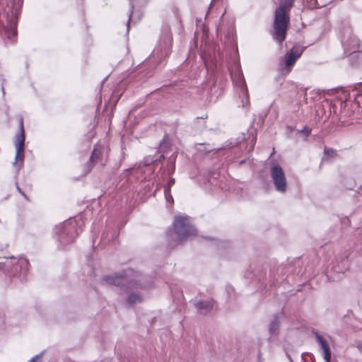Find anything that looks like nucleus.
Listing matches in <instances>:
<instances>
[{"instance_id": "nucleus-1", "label": "nucleus", "mask_w": 362, "mask_h": 362, "mask_svg": "<svg viewBox=\"0 0 362 362\" xmlns=\"http://www.w3.org/2000/svg\"><path fill=\"white\" fill-rule=\"evenodd\" d=\"M23 0H13L11 7L0 18V36L6 45H15L18 40V22Z\"/></svg>"}, {"instance_id": "nucleus-2", "label": "nucleus", "mask_w": 362, "mask_h": 362, "mask_svg": "<svg viewBox=\"0 0 362 362\" xmlns=\"http://www.w3.org/2000/svg\"><path fill=\"white\" fill-rule=\"evenodd\" d=\"M294 0H280V6L275 11L274 22V38L281 44L286 37L289 17L287 13L292 7Z\"/></svg>"}, {"instance_id": "nucleus-3", "label": "nucleus", "mask_w": 362, "mask_h": 362, "mask_svg": "<svg viewBox=\"0 0 362 362\" xmlns=\"http://www.w3.org/2000/svg\"><path fill=\"white\" fill-rule=\"evenodd\" d=\"M173 226L177 240L180 242L185 241L196 235V229L191 224L187 216H176Z\"/></svg>"}, {"instance_id": "nucleus-4", "label": "nucleus", "mask_w": 362, "mask_h": 362, "mask_svg": "<svg viewBox=\"0 0 362 362\" xmlns=\"http://www.w3.org/2000/svg\"><path fill=\"white\" fill-rule=\"evenodd\" d=\"M24 144L25 134L23 121H21V130L20 132L16 134L15 140L16 156L15 160L13 163V166L15 168L16 173H18L20 170V169L23 166L25 158Z\"/></svg>"}, {"instance_id": "nucleus-5", "label": "nucleus", "mask_w": 362, "mask_h": 362, "mask_svg": "<svg viewBox=\"0 0 362 362\" xmlns=\"http://www.w3.org/2000/svg\"><path fill=\"white\" fill-rule=\"evenodd\" d=\"M75 221L70 220L59 226V230L57 233L59 240L62 244H68L73 242L76 238L77 232L75 230Z\"/></svg>"}, {"instance_id": "nucleus-6", "label": "nucleus", "mask_w": 362, "mask_h": 362, "mask_svg": "<svg viewBox=\"0 0 362 362\" xmlns=\"http://www.w3.org/2000/svg\"><path fill=\"white\" fill-rule=\"evenodd\" d=\"M270 173L275 189L279 192L284 193L287 189V182L283 169L279 165H274Z\"/></svg>"}, {"instance_id": "nucleus-7", "label": "nucleus", "mask_w": 362, "mask_h": 362, "mask_svg": "<svg viewBox=\"0 0 362 362\" xmlns=\"http://www.w3.org/2000/svg\"><path fill=\"white\" fill-rule=\"evenodd\" d=\"M302 53V49L293 47L290 52H288L286 54L284 60L285 67L283 69V71L285 74H288L291 71L292 66L294 65L296 60L301 56Z\"/></svg>"}, {"instance_id": "nucleus-8", "label": "nucleus", "mask_w": 362, "mask_h": 362, "mask_svg": "<svg viewBox=\"0 0 362 362\" xmlns=\"http://www.w3.org/2000/svg\"><path fill=\"white\" fill-rule=\"evenodd\" d=\"M108 284L125 286L127 288H134L136 285V281L135 279H130L127 274L116 275L115 276H107L105 278Z\"/></svg>"}, {"instance_id": "nucleus-9", "label": "nucleus", "mask_w": 362, "mask_h": 362, "mask_svg": "<svg viewBox=\"0 0 362 362\" xmlns=\"http://www.w3.org/2000/svg\"><path fill=\"white\" fill-rule=\"evenodd\" d=\"M343 46L346 52L349 53H355L360 51V41L354 35H351L349 38L343 42Z\"/></svg>"}, {"instance_id": "nucleus-10", "label": "nucleus", "mask_w": 362, "mask_h": 362, "mask_svg": "<svg viewBox=\"0 0 362 362\" xmlns=\"http://www.w3.org/2000/svg\"><path fill=\"white\" fill-rule=\"evenodd\" d=\"M316 339L323 352V358L326 362L331 361V351L327 341L320 335L316 334Z\"/></svg>"}, {"instance_id": "nucleus-11", "label": "nucleus", "mask_w": 362, "mask_h": 362, "mask_svg": "<svg viewBox=\"0 0 362 362\" xmlns=\"http://www.w3.org/2000/svg\"><path fill=\"white\" fill-rule=\"evenodd\" d=\"M195 305L200 313L205 314L212 309L214 303L211 299H207L203 301L197 302Z\"/></svg>"}, {"instance_id": "nucleus-12", "label": "nucleus", "mask_w": 362, "mask_h": 362, "mask_svg": "<svg viewBox=\"0 0 362 362\" xmlns=\"http://www.w3.org/2000/svg\"><path fill=\"white\" fill-rule=\"evenodd\" d=\"M240 88L241 93L243 94L244 99L242 100L241 105L243 107H245L249 104V97H248V93L247 89L246 88L245 83L244 81L240 83Z\"/></svg>"}, {"instance_id": "nucleus-13", "label": "nucleus", "mask_w": 362, "mask_h": 362, "mask_svg": "<svg viewBox=\"0 0 362 362\" xmlns=\"http://www.w3.org/2000/svg\"><path fill=\"white\" fill-rule=\"evenodd\" d=\"M102 154L101 146L96 145L93 151L90 160L92 163H97Z\"/></svg>"}, {"instance_id": "nucleus-14", "label": "nucleus", "mask_w": 362, "mask_h": 362, "mask_svg": "<svg viewBox=\"0 0 362 362\" xmlns=\"http://www.w3.org/2000/svg\"><path fill=\"white\" fill-rule=\"evenodd\" d=\"M142 300V297L139 294L132 293L129 296L127 300V303L132 305L134 303H140Z\"/></svg>"}, {"instance_id": "nucleus-15", "label": "nucleus", "mask_w": 362, "mask_h": 362, "mask_svg": "<svg viewBox=\"0 0 362 362\" xmlns=\"http://www.w3.org/2000/svg\"><path fill=\"white\" fill-rule=\"evenodd\" d=\"M279 327V322L276 319H274L272 320L269 326V331L271 334H275L276 333V331L278 330Z\"/></svg>"}, {"instance_id": "nucleus-16", "label": "nucleus", "mask_w": 362, "mask_h": 362, "mask_svg": "<svg viewBox=\"0 0 362 362\" xmlns=\"http://www.w3.org/2000/svg\"><path fill=\"white\" fill-rule=\"evenodd\" d=\"M308 6L310 8H317L320 6H318L317 0H305Z\"/></svg>"}, {"instance_id": "nucleus-17", "label": "nucleus", "mask_w": 362, "mask_h": 362, "mask_svg": "<svg viewBox=\"0 0 362 362\" xmlns=\"http://www.w3.org/2000/svg\"><path fill=\"white\" fill-rule=\"evenodd\" d=\"M164 192H165V196L167 202H170V203H173V198L170 194V189H165Z\"/></svg>"}, {"instance_id": "nucleus-18", "label": "nucleus", "mask_w": 362, "mask_h": 362, "mask_svg": "<svg viewBox=\"0 0 362 362\" xmlns=\"http://www.w3.org/2000/svg\"><path fill=\"white\" fill-rule=\"evenodd\" d=\"M17 262L19 263L21 267H25L28 265V260L26 259H25V258H23V257L22 258H19L17 260Z\"/></svg>"}, {"instance_id": "nucleus-19", "label": "nucleus", "mask_w": 362, "mask_h": 362, "mask_svg": "<svg viewBox=\"0 0 362 362\" xmlns=\"http://www.w3.org/2000/svg\"><path fill=\"white\" fill-rule=\"evenodd\" d=\"M41 354L33 357L28 362H40Z\"/></svg>"}, {"instance_id": "nucleus-20", "label": "nucleus", "mask_w": 362, "mask_h": 362, "mask_svg": "<svg viewBox=\"0 0 362 362\" xmlns=\"http://www.w3.org/2000/svg\"><path fill=\"white\" fill-rule=\"evenodd\" d=\"M175 184V179L171 178L168 183V186L165 189H170V187Z\"/></svg>"}, {"instance_id": "nucleus-21", "label": "nucleus", "mask_w": 362, "mask_h": 362, "mask_svg": "<svg viewBox=\"0 0 362 362\" xmlns=\"http://www.w3.org/2000/svg\"><path fill=\"white\" fill-rule=\"evenodd\" d=\"M131 16L129 18L128 23H127V30L129 29V23H130Z\"/></svg>"}, {"instance_id": "nucleus-22", "label": "nucleus", "mask_w": 362, "mask_h": 362, "mask_svg": "<svg viewBox=\"0 0 362 362\" xmlns=\"http://www.w3.org/2000/svg\"><path fill=\"white\" fill-rule=\"evenodd\" d=\"M17 189H18V190L19 191V192H20L23 196H24L25 197H25V195L24 194V193H23V192H21V189H20L18 187H17Z\"/></svg>"}, {"instance_id": "nucleus-23", "label": "nucleus", "mask_w": 362, "mask_h": 362, "mask_svg": "<svg viewBox=\"0 0 362 362\" xmlns=\"http://www.w3.org/2000/svg\"><path fill=\"white\" fill-rule=\"evenodd\" d=\"M11 264H15V263H16V258H13V259H11Z\"/></svg>"}, {"instance_id": "nucleus-24", "label": "nucleus", "mask_w": 362, "mask_h": 362, "mask_svg": "<svg viewBox=\"0 0 362 362\" xmlns=\"http://www.w3.org/2000/svg\"><path fill=\"white\" fill-rule=\"evenodd\" d=\"M216 0H212L211 4L214 3Z\"/></svg>"}, {"instance_id": "nucleus-25", "label": "nucleus", "mask_w": 362, "mask_h": 362, "mask_svg": "<svg viewBox=\"0 0 362 362\" xmlns=\"http://www.w3.org/2000/svg\"><path fill=\"white\" fill-rule=\"evenodd\" d=\"M329 151V150H326V151H325V153H328Z\"/></svg>"}]
</instances>
